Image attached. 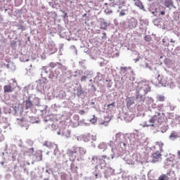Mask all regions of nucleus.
I'll return each mask as SVG.
<instances>
[{"label":"nucleus","instance_id":"f257e3e1","mask_svg":"<svg viewBox=\"0 0 180 180\" xmlns=\"http://www.w3.org/2000/svg\"><path fill=\"white\" fill-rule=\"evenodd\" d=\"M86 151L82 147H72L68 150L67 154L72 161L77 160V161H81L84 155H85Z\"/></svg>","mask_w":180,"mask_h":180},{"label":"nucleus","instance_id":"f03ea898","mask_svg":"<svg viewBox=\"0 0 180 180\" xmlns=\"http://www.w3.org/2000/svg\"><path fill=\"white\" fill-rule=\"evenodd\" d=\"M164 122H165V115L158 112H156L155 114L149 120V123H150V126L153 127L154 124H162Z\"/></svg>","mask_w":180,"mask_h":180},{"label":"nucleus","instance_id":"7ed1b4c3","mask_svg":"<svg viewBox=\"0 0 180 180\" xmlns=\"http://www.w3.org/2000/svg\"><path fill=\"white\" fill-rule=\"evenodd\" d=\"M116 6H118L119 9H122V8H123V1L110 0L109 8H107V9L105 10V12L107 15H110V13H112L113 12L112 8H116Z\"/></svg>","mask_w":180,"mask_h":180},{"label":"nucleus","instance_id":"20e7f679","mask_svg":"<svg viewBox=\"0 0 180 180\" xmlns=\"http://www.w3.org/2000/svg\"><path fill=\"white\" fill-rule=\"evenodd\" d=\"M148 85L144 84L136 91V99L138 102H144V95H147L149 91Z\"/></svg>","mask_w":180,"mask_h":180},{"label":"nucleus","instance_id":"39448f33","mask_svg":"<svg viewBox=\"0 0 180 180\" xmlns=\"http://www.w3.org/2000/svg\"><path fill=\"white\" fill-rule=\"evenodd\" d=\"M151 157L152 162H158V161H161V160H162V155L161 154V152H159L158 150H156L155 153H153Z\"/></svg>","mask_w":180,"mask_h":180},{"label":"nucleus","instance_id":"423d86ee","mask_svg":"<svg viewBox=\"0 0 180 180\" xmlns=\"http://www.w3.org/2000/svg\"><path fill=\"white\" fill-rule=\"evenodd\" d=\"M93 161H96L97 164H99L100 162H102L103 161V164L106 165V161H108V156L106 155H102L101 158L98 156H94L92 158Z\"/></svg>","mask_w":180,"mask_h":180},{"label":"nucleus","instance_id":"0eeeda50","mask_svg":"<svg viewBox=\"0 0 180 180\" xmlns=\"http://www.w3.org/2000/svg\"><path fill=\"white\" fill-rule=\"evenodd\" d=\"M162 147H164V143L162 141H157L155 144L154 150L159 151L160 153H162Z\"/></svg>","mask_w":180,"mask_h":180},{"label":"nucleus","instance_id":"6e6552de","mask_svg":"<svg viewBox=\"0 0 180 180\" xmlns=\"http://www.w3.org/2000/svg\"><path fill=\"white\" fill-rule=\"evenodd\" d=\"M122 5H123L122 8H120V9H122L121 11L120 12V16H124L125 15H127V12H129V8H127V7L124 8V2L122 1V4H121V6Z\"/></svg>","mask_w":180,"mask_h":180},{"label":"nucleus","instance_id":"1a4fd4ad","mask_svg":"<svg viewBox=\"0 0 180 180\" xmlns=\"http://www.w3.org/2000/svg\"><path fill=\"white\" fill-rule=\"evenodd\" d=\"M35 161L37 162H39V161H42L43 160V153H41V151H38V152H36L35 153Z\"/></svg>","mask_w":180,"mask_h":180},{"label":"nucleus","instance_id":"9d476101","mask_svg":"<svg viewBox=\"0 0 180 180\" xmlns=\"http://www.w3.org/2000/svg\"><path fill=\"white\" fill-rule=\"evenodd\" d=\"M106 27H108V22L105 21V19H101L100 20V29L103 30H106Z\"/></svg>","mask_w":180,"mask_h":180},{"label":"nucleus","instance_id":"9b49d317","mask_svg":"<svg viewBox=\"0 0 180 180\" xmlns=\"http://www.w3.org/2000/svg\"><path fill=\"white\" fill-rule=\"evenodd\" d=\"M4 91L5 93H11V92H13V88H12V86L8 84V85H5L4 86Z\"/></svg>","mask_w":180,"mask_h":180},{"label":"nucleus","instance_id":"f8f14e48","mask_svg":"<svg viewBox=\"0 0 180 180\" xmlns=\"http://www.w3.org/2000/svg\"><path fill=\"white\" fill-rule=\"evenodd\" d=\"M25 109H30L33 107V103L30 101V98H28L25 101Z\"/></svg>","mask_w":180,"mask_h":180},{"label":"nucleus","instance_id":"ddd939ff","mask_svg":"<svg viewBox=\"0 0 180 180\" xmlns=\"http://www.w3.org/2000/svg\"><path fill=\"white\" fill-rule=\"evenodd\" d=\"M137 26V20L134 18H131L129 20V27H136Z\"/></svg>","mask_w":180,"mask_h":180},{"label":"nucleus","instance_id":"4468645a","mask_svg":"<svg viewBox=\"0 0 180 180\" xmlns=\"http://www.w3.org/2000/svg\"><path fill=\"white\" fill-rule=\"evenodd\" d=\"M165 6L166 8H171L174 6V2H172V0H165Z\"/></svg>","mask_w":180,"mask_h":180},{"label":"nucleus","instance_id":"2eb2a0df","mask_svg":"<svg viewBox=\"0 0 180 180\" xmlns=\"http://www.w3.org/2000/svg\"><path fill=\"white\" fill-rule=\"evenodd\" d=\"M168 175H169V173H167V174H161L158 180H169V177H168Z\"/></svg>","mask_w":180,"mask_h":180},{"label":"nucleus","instance_id":"dca6fc26","mask_svg":"<svg viewBox=\"0 0 180 180\" xmlns=\"http://www.w3.org/2000/svg\"><path fill=\"white\" fill-rule=\"evenodd\" d=\"M131 105H134V98H129L127 101V108H130Z\"/></svg>","mask_w":180,"mask_h":180},{"label":"nucleus","instance_id":"f3484780","mask_svg":"<svg viewBox=\"0 0 180 180\" xmlns=\"http://www.w3.org/2000/svg\"><path fill=\"white\" fill-rule=\"evenodd\" d=\"M170 140H176L178 139V134L176 132H172L169 136Z\"/></svg>","mask_w":180,"mask_h":180},{"label":"nucleus","instance_id":"a211bd4d","mask_svg":"<svg viewBox=\"0 0 180 180\" xmlns=\"http://www.w3.org/2000/svg\"><path fill=\"white\" fill-rule=\"evenodd\" d=\"M84 141L85 143H88L89 141H91L92 140V135H87L83 138Z\"/></svg>","mask_w":180,"mask_h":180},{"label":"nucleus","instance_id":"6ab92c4d","mask_svg":"<svg viewBox=\"0 0 180 180\" xmlns=\"http://www.w3.org/2000/svg\"><path fill=\"white\" fill-rule=\"evenodd\" d=\"M26 154H27V155H32L34 153V148H29L27 150L25 151Z\"/></svg>","mask_w":180,"mask_h":180},{"label":"nucleus","instance_id":"aec40b11","mask_svg":"<svg viewBox=\"0 0 180 180\" xmlns=\"http://www.w3.org/2000/svg\"><path fill=\"white\" fill-rule=\"evenodd\" d=\"M157 99L159 101V102H164V101H165V96L160 95L157 97Z\"/></svg>","mask_w":180,"mask_h":180},{"label":"nucleus","instance_id":"412c9836","mask_svg":"<svg viewBox=\"0 0 180 180\" xmlns=\"http://www.w3.org/2000/svg\"><path fill=\"white\" fill-rule=\"evenodd\" d=\"M144 39L146 41H151V40H153V38L150 35H146Z\"/></svg>","mask_w":180,"mask_h":180},{"label":"nucleus","instance_id":"4be33fe9","mask_svg":"<svg viewBox=\"0 0 180 180\" xmlns=\"http://www.w3.org/2000/svg\"><path fill=\"white\" fill-rule=\"evenodd\" d=\"M135 4H136V6L140 8V9H143V4L141 1H136Z\"/></svg>","mask_w":180,"mask_h":180},{"label":"nucleus","instance_id":"5701e85b","mask_svg":"<svg viewBox=\"0 0 180 180\" xmlns=\"http://www.w3.org/2000/svg\"><path fill=\"white\" fill-rule=\"evenodd\" d=\"M49 67H51V68H55V67H57V64L54 62H51L49 63Z\"/></svg>","mask_w":180,"mask_h":180},{"label":"nucleus","instance_id":"b1692460","mask_svg":"<svg viewBox=\"0 0 180 180\" xmlns=\"http://www.w3.org/2000/svg\"><path fill=\"white\" fill-rule=\"evenodd\" d=\"M90 122H91V123H96V118L91 119Z\"/></svg>","mask_w":180,"mask_h":180},{"label":"nucleus","instance_id":"393cba45","mask_svg":"<svg viewBox=\"0 0 180 180\" xmlns=\"http://www.w3.org/2000/svg\"><path fill=\"white\" fill-rule=\"evenodd\" d=\"M85 79H86V76H82V78H81L82 82L85 81Z\"/></svg>","mask_w":180,"mask_h":180},{"label":"nucleus","instance_id":"a878e982","mask_svg":"<svg viewBox=\"0 0 180 180\" xmlns=\"http://www.w3.org/2000/svg\"><path fill=\"white\" fill-rule=\"evenodd\" d=\"M79 113L80 115H84V113H85V111H84V110H80L79 111Z\"/></svg>","mask_w":180,"mask_h":180},{"label":"nucleus","instance_id":"bb28decb","mask_svg":"<svg viewBox=\"0 0 180 180\" xmlns=\"http://www.w3.org/2000/svg\"><path fill=\"white\" fill-rule=\"evenodd\" d=\"M105 119H107V125L109 123V122H110V118L109 117H105Z\"/></svg>","mask_w":180,"mask_h":180},{"label":"nucleus","instance_id":"cd10ccee","mask_svg":"<svg viewBox=\"0 0 180 180\" xmlns=\"http://www.w3.org/2000/svg\"><path fill=\"white\" fill-rule=\"evenodd\" d=\"M115 105H116V103L115 102H113L111 104H110L108 106H115Z\"/></svg>","mask_w":180,"mask_h":180},{"label":"nucleus","instance_id":"c85d7f7f","mask_svg":"<svg viewBox=\"0 0 180 180\" xmlns=\"http://www.w3.org/2000/svg\"><path fill=\"white\" fill-rule=\"evenodd\" d=\"M160 15H162V16H164V15H165V11H161V12H160Z\"/></svg>","mask_w":180,"mask_h":180},{"label":"nucleus","instance_id":"c756f323","mask_svg":"<svg viewBox=\"0 0 180 180\" xmlns=\"http://www.w3.org/2000/svg\"><path fill=\"white\" fill-rule=\"evenodd\" d=\"M177 155H178V158L180 159V150H178Z\"/></svg>","mask_w":180,"mask_h":180},{"label":"nucleus","instance_id":"7c9ffc66","mask_svg":"<svg viewBox=\"0 0 180 180\" xmlns=\"http://www.w3.org/2000/svg\"><path fill=\"white\" fill-rule=\"evenodd\" d=\"M3 136H2V131H0V140L1 139H2Z\"/></svg>","mask_w":180,"mask_h":180},{"label":"nucleus","instance_id":"2f4dec72","mask_svg":"<svg viewBox=\"0 0 180 180\" xmlns=\"http://www.w3.org/2000/svg\"><path fill=\"white\" fill-rule=\"evenodd\" d=\"M166 40H167V39H162V43H166Z\"/></svg>","mask_w":180,"mask_h":180},{"label":"nucleus","instance_id":"473e14b6","mask_svg":"<svg viewBox=\"0 0 180 180\" xmlns=\"http://www.w3.org/2000/svg\"><path fill=\"white\" fill-rule=\"evenodd\" d=\"M138 155H137V154H134V155H133V157H136V158H137V157H138Z\"/></svg>","mask_w":180,"mask_h":180},{"label":"nucleus","instance_id":"72a5a7b5","mask_svg":"<svg viewBox=\"0 0 180 180\" xmlns=\"http://www.w3.org/2000/svg\"><path fill=\"white\" fill-rule=\"evenodd\" d=\"M170 43H175V41L171 40V41H170Z\"/></svg>","mask_w":180,"mask_h":180},{"label":"nucleus","instance_id":"f704fd0d","mask_svg":"<svg viewBox=\"0 0 180 180\" xmlns=\"http://www.w3.org/2000/svg\"><path fill=\"white\" fill-rule=\"evenodd\" d=\"M136 161L137 162H139V161H140L139 159H136Z\"/></svg>","mask_w":180,"mask_h":180},{"label":"nucleus","instance_id":"c9c22d12","mask_svg":"<svg viewBox=\"0 0 180 180\" xmlns=\"http://www.w3.org/2000/svg\"><path fill=\"white\" fill-rule=\"evenodd\" d=\"M105 5H108V3H105Z\"/></svg>","mask_w":180,"mask_h":180},{"label":"nucleus","instance_id":"e433bc0d","mask_svg":"<svg viewBox=\"0 0 180 180\" xmlns=\"http://www.w3.org/2000/svg\"><path fill=\"white\" fill-rule=\"evenodd\" d=\"M44 180H49V179H44Z\"/></svg>","mask_w":180,"mask_h":180},{"label":"nucleus","instance_id":"4c0bfd02","mask_svg":"<svg viewBox=\"0 0 180 180\" xmlns=\"http://www.w3.org/2000/svg\"><path fill=\"white\" fill-rule=\"evenodd\" d=\"M131 164H134V161L133 162H131Z\"/></svg>","mask_w":180,"mask_h":180},{"label":"nucleus","instance_id":"58836bf2","mask_svg":"<svg viewBox=\"0 0 180 180\" xmlns=\"http://www.w3.org/2000/svg\"><path fill=\"white\" fill-rule=\"evenodd\" d=\"M1 165H4V162H2Z\"/></svg>","mask_w":180,"mask_h":180},{"label":"nucleus","instance_id":"ea45409f","mask_svg":"<svg viewBox=\"0 0 180 180\" xmlns=\"http://www.w3.org/2000/svg\"><path fill=\"white\" fill-rule=\"evenodd\" d=\"M165 85H167V83H165Z\"/></svg>","mask_w":180,"mask_h":180}]
</instances>
